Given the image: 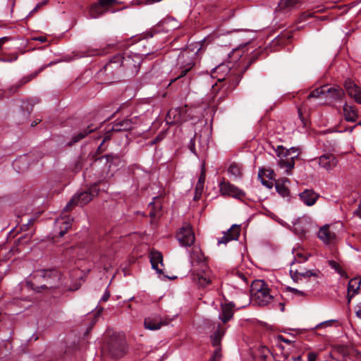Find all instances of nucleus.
<instances>
[{
	"instance_id": "60",
	"label": "nucleus",
	"mask_w": 361,
	"mask_h": 361,
	"mask_svg": "<svg viewBox=\"0 0 361 361\" xmlns=\"http://www.w3.org/2000/svg\"><path fill=\"white\" fill-rule=\"evenodd\" d=\"M312 16V14L310 12H305L301 15V18L302 20H307V18Z\"/></svg>"
},
{
	"instance_id": "28",
	"label": "nucleus",
	"mask_w": 361,
	"mask_h": 361,
	"mask_svg": "<svg viewBox=\"0 0 361 361\" xmlns=\"http://www.w3.org/2000/svg\"><path fill=\"white\" fill-rule=\"evenodd\" d=\"M95 129L96 128H93L92 126H89L86 128L80 130V131L74 133L72 135L71 140L69 141V145L78 142L87 137L89 134L94 132Z\"/></svg>"
},
{
	"instance_id": "26",
	"label": "nucleus",
	"mask_w": 361,
	"mask_h": 361,
	"mask_svg": "<svg viewBox=\"0 0 361 361\" xmlns=\"http://www.w3.org/2000/svg\"><path fill=\"white\" fill-rule=\"evenodd\" d=\"M361 285L360 278H354L350 280L348 286V302H351L352 298L358 293Z\"/></svg>"
},
{
	"instance_id": "54",
	"label": "nucleus",
	"mask_w": 361,
	"mask_h": 361,
	"mask_svg": "<svg viewBox=\"0 0 361 361\" xmlns=\"http://www.w3.org/2000/svg\"><path fill=\"white\" fill-rule=\"evenodd\" d=\"M329 264L331 266V267L335 269L336 271H338L341 269L340 265L334 260L329 261Z\"/></svg>"
},
{
	"instance_id": "9",
	"label": "nucleus",
	"mask_w": 361,
	"mask_h": 361,
	"mask_svg": "<svg viewBox=\"0 0 361 361\" xmlns=\"http://www.w3.org/2000/svg\"><path fill=\"white\" fill-rule=\"evenodd\" d=\"M120 159L118 156L107 154L96 159L94 163V166L95 167H100L104 166V169L102 172V178L103 179H107L113 176V173H111V166L113 165H117Z\"/></svg>"
},
{
	"instance_id": "17",
	"label": "nucleus",
	"mask_w": 361,
	"mask_h": 361,
	"mask_svg": "<svg viewBox=\"0 0 361 361\" xmlns=\"http://www.w3.org/2000/svg\"><path fill=\"white\" fill-rule=\"evenodd\" d=\"M139 124V119L137 117L124 119L120 121H116L113 125L111 130L115 132L128 131L133 129Z\"/></svg>"
},
{
	"instance_id": "11",
	"label": "nucleus",
	"mask_w": 361,
	"mask_h": 361,
	"mask_svg": "<svg viewBox=\"0 0 361 361\" xmlns=\"http://www.w3.org/2000/svg\"><path fill=\"white\" fill-rule=\"evenodd\" d=\"M99 189L97 185L92 187L89 190L83 191L74 195L69 201V206L77 205L82 207L90 202L93 197L97 195Z\"/></svg>"
},
{
	"instance_id": "43",
	"label": "nucleus",
	"mask_w": 361,
	"mask_h": 361,
	"mask_svg": "<svg viewBox=\"0 0 361 361\" xmlns=\"http://www.w3.org/2000/svg\"><path fill=\"white\" fill-rule=\"evenodd\" d=\"M276 189L279 194L283 197H288L289 195L288 188L286 186H285L283 183H276Z\"/></svg>"
},
{
	"instance_id": "56",
	"label": "nucleus",
	"mask_w": 361,
	"mask_h": 361,
	"mask_svg": "<svg viewBox=\"0 0 361 361\" xmlns=\"http://www.w3.org/2000/svg\"><path fill=\"white\" fill-rule=\"evenodd\" d=\"M196 136L197 135H195L194 138L190 140V149L194 154H196L195 147V140L196 138Z\"/></svg>"
},
{
	"instance_id": "8",
	"label": "nucleus",
	"mask_w": 361,
	"mask_h": 361,
	"mask_svg": "<svg viewBox=\"0 0 361 361\" xmlns=\"http://www.w3.org/2000/svg\"><path fill=\"white\" fill-rule=\"evenodd\" d=\"M121 55L123 71H126L130 76L136 75L140 71V67L142 61L141 56L137 54L127 56H126V54Z\"/></svg>"
},
{
	"instance_id": "6",
	"label": "nucleus",
	"mask_w": 361,
	"mask_h": 361,
	"mask_svg": "<svg viewBox=\"0 0 361 361\" xmlns=\"http://www.w3.org/2000/svg\"><path fill=\"white\" fill-rule=\"evenodd\" d=\"M122 55L117 54L112 57L109 61L99 71V75H106V80L118 79L122 69Z\"/></svg>"
},
{
	"instance_id": "34",
	"label": "nucleus",
	"mask_w": 361,
	"mask_h": 361,
	"mask_svg": "<svg viewBox=\"0 0 361 361\" xmlns=\"http://www.w3.org/2000/svg\"><path fill=\"white\" fill-rule=\"evenodd\" d=\"M231 282L238 286H243L248 284L247 278L246 275L240 271H235L231 274Z\"/></svg>"
},
{
	"instance_id": "37",
	"label": "nucleus",
	"mask_w": 361,
	"mask_h": 361,
	"mask_svg": "<svg viewBox=\"0 0 361 361\" xmlns=\"http://www.w3.org/2000/svg\"><path fill=\"white\" fill-rule=\"evenodd\" d=\"M225 330L220 325H218L216 331L211 336L212 345L214 347L220 346L222 337L224 335Z\"/></svg>"
},
{
	"instance_id": "57",
	"label": "nucleus",
	"mask_w": 361,
	"mask_h": 361,
	"mask_svg": "<svg viewBox=\"0 0 361 361\" xmlns=\"http://www.w3.org/2000/svg\"><path fill=\"white\" fill-rule=\"evenodd\" d=\"M11 39L8 37H3L0 38V50L2 49L3 45Z\"/></svg>"
},
{
	"instance_id": "1",
	"label": "nucleus",
	"mask_w": 361,
	"mask_h": 361,
	"mask_svg": "<svg viewBox=\"0 0 361 361\" xmlns=\"http://www.w3.org/2000/svg\"><path fill=\"white\" fill-rule=\"evenodd\" d=\"M197 63V52L190 49L180 51L177 57L178 72L177 76L171 80V83L184 76H188V80H190L192 78L191 72Z\"/></svg>"
},
{
	"instance_id": "59",
	"label": "nucleus",
	"mask_w": 361,
	"mask_h": 361,
	"mask_svg": "<svg viewBox=\"0 0 361 361\" xmlns=\"http://www.w3.org/2000/svg\"><path fill=\"white\" fill-rule=\"evenodd\" d=\"M82 169V163L81 161L79 160L76 162L75 164V168L73 169V171L77 172L78 171H80V169Z\"/></svg>"
},
{
	"instance_id": "20",
	"label": "nucleus",
	"mask_w": 361,
	"mask_h": 361,
	"mask_svg": "<svg viewBox=\"0 0 361 361\" xmlns=\"http://www.w3.org/2000/svg\"><path fill=\"white\" fill-rule=\"evenodd\" d=\"M240 226L233 224L226 232L224 233V235L218 239V245L227 244L232 240H237L240 236Z\"/></svg>"
},
{
	"instance_id": "36",
	"label": "nucleus",
	"mask_w": 361,
	"mask_h": 361,
	"mask_svg": "<svg viewBox=\"0 0 361 361\" xmlns=\"http://www.w3.org/2000/svg\"><path fill=\"white\" fill-rule=\"evenodd\" d=\"M301 0H281L278 7L280 10H291L300 5Z\"/></svg>"
},
{
	"instance_id": "16",
	"label": "nucleus",
	"mask_w": 361,
	"mask_h": 361,
	"mask_svg": "<svg viewBox=\"0 0 361 361\" xmlns=\"http://www.w3.org/2000/svg\"><path fill=\"white\" fill-rule=\"evenodd\" d=\"M166 122L171 125L182 123L186 121V110L184 109H171L166 118Z\"/></svg>"
},
{
	"instance_id": "62",
	"label": "nucleus",
	"mask_w": 361,
	"mask_h": 361,
	"mask_svg": "<svg viewBox=\"0 0 361 361\" xmlns=\"http://www.w3.org/2000/svg\"><path fill=\"white\" fill-rule=\"evenodd\" d=\"M354 214L361 218V202L359 204L358 208L354 212Z\"/></svg>"
},
{
	"instance_id": "55",
	"label": "nucleus",
	"mask_w": 361,
	"mask_h": 361,
	"mask_svg": "<svg viewBox=\"0 0 361 361\" xmlns=\"http://www.w3.org/2000/svg\"><path fill=\"white\" fill-rule=\"evenodd\" d=\"M110 295H111L110 292L106 289L105 290L104 295L101 298L100 301L106 302L109 300Z\"/></svg>"
},
{
	"instance_id": "18",
	"label": "nucleus",
	"mask_w": 361,
	"mask_h": 361,
	"mask_svg": "<svg viewBox=\"0 0 361 361\" xmlns=\"http://www.w3.org/2000/svg\"><path fill=\"white\" fill-rule=\"evenodd\" d=\"M68 232V218L64 216L59 217L56 219L54 226V242H58L59 238L63 237Z\"/></svg>"
},
{
	"instance_id": "61",
	"label": "nucleus",
	"mask_w": 361,
	"mask_h": 361,
	"mask_svg": "<svg viewBox=\"0 0 361 361\" xmlns=\"http://www.w3.org/2000/svg\"><path fill=\"white\" fill-rule=\"evenodd\" d=\"M334 320H329V321H326V322H324L321 324H319L317 327L319 326H331V323L334 322Z\"/></svg>"
},
{
	"instance_id": "47",
	"label": "nucleus",
	"mask_w": 361,
	"mask_h": 361,
	"mask_svg": "<svg viewBox=\"0 0 361 361\" xmlns=\"http://www.w3.org/2000/svg\"><path fill=\"white\" fill-rule=\"evenodd\" d=\"M114 131L109 130H108L106 133H105V135H104V137L102 140V142L100 144V145L98 147V151H100V152H103L104 150V149H103V144L107 141V140H109L111 139V133H114Z\"/></svg>"
},
{
	"instance_id": "51",
	"label": "nucleus",
	"mask_w": 361,
	"mask_h": 361,
	"mask_svg": "<svg viewBox=\"0 0 361 361\" xmlns=\"http://www.w3.org/2000/svg\"><path fill=\"white\" fill-rule=\"evenodd\" d=\"M264 171L263 176L265 175L267 177H268L269 179L272 180L275 176V173L273 170H264Z\"/></svg>"
},
{
	"instance_id": "21",
	"label": "nucleus",
	"mask_w": 361,
	"mask_h": 361,
	"mask_svg": "<svg viewBox=\"0 0 361 361\" xmlns=\"http://www.w3.org/2000/svg\"><path fill=\"white\" fill-rule=\"evenodd\" d=\"M116 1V0H98V4H94L90 7V16L93 18L100 16L104 12V8L114 4Z\"/></svg>"
},
{
	"instance_id": "7",
	"label": "nucleus",
	"mask_w": 361,
	"mask_h": 361,
	"mask_svg": "<svg viewBox=\"0 0 361 361\" xmlns=\"http://www.w3.org/2000/svg\"><path fill=\"white\" fill-rule=\"evenodd\" d=\"M32 278L35 282L37 283H39L41 279H44L47 281L46 284H42L39 286H36L35 282L30 283L32 288L37 292H39L41 289L48 288V287H54L55 285L51 281V280L58 279L59 277L56 270H38L34 273Z\"/></svg>"
},
{
	"instance_id": "46",
	"label": "nucleus",
	"mask_w": 361,
	"mask_h": 361,
	"mask_svg": "<svg viewBox=\"0 0 361 361\" xmlns=\"http://www.w3.org/2000/svg\"><path fill=\"white\" fill-rule=\"evenodd\" d=\"M221 349L220 346L216 347V350H214L212 356L209 359V361H219L221 358Z\"/></svg>"
},
{
	"instance_id": "31",
	"label": "nucleus",
	"mask_w": 361,
	"mask_h": 361,
	"mask_svg": "<svg viewBox=\"0 0 361 361\" xmlns=\"http://www.w3.org/2000/svg\"><path fill=\"white\" fill-rule=\"evenodd\" d=\"M344 87L348 94L354 99L361 94V88L350 79L345 81Z\"/></svg>"
},
{
	"instance_id": "30",
	"label": "nucleus",
	"mask_w": 361,
	"mask_h": 361,
	"mask_svg": "<svg viewBox=\"0 0 361 361\" xmlns=\"http://www.w3.org/2000/svg\"><path fill=\"white\" fill-rule=\"evenodd\" d=\"M344 87L348 94L354 99L361 94V88L350 79L345 81Z\"/></svg>"
},
{
	"instance_id": "52",
	"label": "nucleus",
	"mask_w": 361,
	"mask_h": 361,
	"mask_svg": "<svg viewBox=\"0 0 361 361\" xmlns=\"http://www.w3.org/2000/svg\"><path fill=\"white\" fill-rule=\"evenodd\" d=\"M296 257L299 263L304 262L308 259V257L305 256L302 253L299 252L296 254Z\"/></svg>"
},
{
	"instance_id": "19",
	"label": "nucleus",
	"mask_w": 361,
	"mask_h": 361,
	"mask_svg": "<svg viewBox=\"0 0 361 361\" xmlns=\"http://www.w3.org/2000/svg\"><path fill=\"white\" fill-rule=\"evenodd\" d=\"M293 264L294 262L291 264L290 274L291 278L295 281H298L299 280L301 281L302 279H307L309 277H314L317 279L320 274V271L318 269H312L306 271H302L301 269H294L293 267Z\"/></svg>"
},
{
	"instance_id": "2",
	"label": "nucleus",
	"mask_w": 361,
	"mask_h": 361,
	"mask_svg": "<svg viewBox=\"0 0 361 361\" xmlns=\"http://www.w3.org/2000/svg\"><path fill=\"white\" fill-rule=\"evenodd\" d=\"M126 341L123 336L113 334L106 340L103 346L104 353L111 359L117 360L126 353Z\"/></svg>"
},
{
	"instance_id": "4",
	"label": "nucleus",
	"mask_w": 361,
	"mask_h": 361,
	"mask_svg": "<svg viewBox=\"0 0 361 361\" xmlns=\"http://www.w3.org/2000/svg\"><path fill=\"white\" fill-rule=\"evenodd\" d=\"M276 153L279 158V166L281 169H284L286 174L290 175L291 170L295 166V159H298L299 155L298 149L296 147L286 149L283 146H278Z\"/></svg>"
},
{
	"instance_id": "22",
	"label": "nucleus",
	"mask_w": 361,
	"mask_h": 361,
	"mask_svg": "<svg viewBox=\"0 0 361 361\" xmlns=\"http://www.w3.org/2000/svg\"><path fill=\"white\" fill-rule=\"evenodd\" d=\"M318 163L325 170L331 171L336 166L338 160L334 154H325L319 157Z\"/></svg>"
},
{
	"instance_id": "50",
	"label": "nucleus",
	"mask_w": 361,
	"mask_h": 361,
	"mask_svg": "<svg viewBox=\"0 0 361 361\" xmlns=\"http://www.w3.org/2000/svg\"><path fill=\"white\" fill-rule=\"evenodd\" d=\"M287 290L289 292H291V293H294L295 295H300V296L305 295V293L303 291L295 289L294 288L288 287Z\"/></svg>"
},
{
	"instance_id": "42",
	"label": "nucleus",
	"mask_w": 361,
	"mask_h": 361,
	"mask_svg": "<svg viewBox=\"0 0 361 361\" xmlns=\"http://www.w3.org/2000/svg\"><path fill=\"white\" fill-rule=\"evenodd\" d=\"M71 353L73 356L82 357V352L79 343L77 344L73 343L71 348L69 347V354Z\"/></svg>"
},
{
	"instance_id": "49",
	"label": "nucleus",
	"mask_w": 361,
	"mask_h": 361,
	"mask_svg": "<svg viewBox=\"0 0 361 361\" xmlns=\"http://www.w3.org/2000/svg\"><path fill=\"white\" fill-rule=\"evenodd\" d=\"M18 55L17 53H14L12 54V58L11 59H6V58H2V57H0V61H2V62H13V61H15L18 59Z\"/></svg>"
},
{
	"instance_id": "10",
	"label": "nucleus",
	"mask_w": 361,
	"mask_h": 361,
	"mask_svg": "<svg viewBox=\"0 0 361 361\" xmlns=\"http://www.w3.org/2000/svg\"><path fill=\"white\" fill-rule=\"evenodd\" d=\"M318 238L325 245H334L337 241L336 226L334 224H325L322 226L318 233Z\"/></svg>"
},
{
	"instance_id": "38",
	"label": "nucleus",
	"mask_w": 361,
	"mask_h": 361,
	"mask_svg": "<svg viewBox=\"0 0 361 361\" xmlns=\"http://www.w3.org/2000/svg\"><path fill=\"white\" fill-rule=\"evenodd\" d=\"M161 23L167 31L176 30L179 27L178 23L174 18L171 17L166 18L161 22Z\"/></svg>"
},
{
	"instance_id": "24",
	"label": "nucleus",
	"mask_w": 361,
	"mask_h": 361,
	"mask_svg": "<svg viewBox=\"0 0 361 361\" xmlns=\"http://www.w3.org/2000/svg\"><path fill=\"white\" fill-rule=\"evenodd\" d=\"M301 201L307 206L314 205L319 198V195L313 190L306 189L299 195Z\"/></svg>"
},
{
	"instance_id": "25",
	"label": "nucleus",
	"mask_w": 361,
	"mask_h": 361,
	"mask_svg": "<svg viewBox=\"0 0 361 361\" xmlns=\"http://www.w3.org/2000/svg\"><path fill=\"white\" fill-rule=\"evenodd\" d=\"M150 262L154 269L159 274L163 273V256L160 252L152 250L150 252Z\"/></svg>"
},
{
	"instance_id": "14",
	"label": "nucleus",
	"mask_w": 361,
	"mask_h": 361,
	"mask_svg": "<svg viewBox=\"0 0 361 361\" xmlns=\"http://www.w3.org/2000/svg\"><path fill=\"white\" fill-rule=\"evenodd\" d=\"M193 282L199 287L204 288L212 283L214 277L207 267L201 271H194L192 274Z\"/></svg>"
},
{
	"instance_id": "12",
	"label": "nucleus",
	"mask_w": 361,
	"mask_h": 361,
	"mask_svg": "<svg viewBox=\"0 0 361 361\" xmlns=\"http://www.w3.org/2000/svg\"><path fill=\"white\" fill-rule=\"evenodd\" d=\"M177 240L182 246L190 247L195 243V237L189 224H184L176 235Z\"/></svg>"
},
{
	"instance_id": "29",
	"label": "nucleus",
	"mask_w": 361,
	"mask_h": 361,
	"mask_svg": "<svg viewBox=\"0 0 361 361\" xmlns=\"http://www.w3.org/2000/svg\"><path fill=\"white\" fill-rule=\"evenodd\" d=\"M344 87L348 94L354 99L361 94V88L350 79L345 81Z\"/></svg>"
},
{
	"instance_id": "15",
	"label": "nucleus",
	"mask_w": 361,
	"mask_h": 361,
	"mask_svg": "<svg viewBox=\"0 0 361 361\" xmlns=\"http://www.w3.org/2000/svg\"><path fill=\"white\" fill-rule=\"evenodd\" d=\"M169 320L162 317L158 314H152L147 317L144 321V326L145 329L155 331L161 329L163 326L169 324Z\"/></svg>"
},
{
	"instance_id": "64",
	"label": "nucleus",
	"mask_w": 361,
	"mask_h": 361,
	"mask_svg": "<svg viewBox=\"0 0 361 361\" xmlns=\"http://www.w3.org/2000/svg\"><path fill=\"white\" fill-rule=\"evenodd\" d=\"M288 361H301V357H293L290 359L288 360Z\"/></svg>"
},
{
	"instance_id": "3",
	"label": "nucleus",
	"mask_w": 361,
	"mask_h": 361,
	"mask_svg": "<svg viewBox=\"0 0 361 361\" xmlns=\"http://www.w3.org/2000/svg\"><path fill=\"white\" fill-rule=\"evenodd\" d=\"M251 300L258 306H266L273 299L267 284L262 280H255L251 284Z\"/></svg>"
},
{
	"instance_id": "13",
	"label": "nucleus",
	"mask_w": 361,
	"mask_h": 361,
	"mask_svg": "<svg viewBox=\"0 0 361 361\" xmlns=\"http://www.w3.org/2000/svg\"><path fill=\"white\" fill-rule=\"evenodd\" d=\"M219 190L223 196L232 197L238 200H241L245 196V192L231 184L228 181H222L219 184Z\"/></svg>"
},
{
	"instance_id": "32",
	"label": "nucleus",
	"mask_w": 361,
	"mask_h": 361,
	"mask_svg": "<svg viewBox=\"0 0 361 361\" xmlns=\"http://www.w3.org/2000/svg\"><path fill=\"white\" fill-rule=\"evenodd\" d=\"M29 166V158L27 156H21L13 162V167L18 173H23Z\"/></svg>"
},
{
	"instance_id": "27",
	"label": "nucleus",
	"mask_w": 361,
	"mask_h": 361,
	"mask_svg": "<svg viewBox=\"0 0 361 361\" xmlns=\"http://www.w3.org/2000/svg\"><path fill=\"white\" fill-rule=\"evenodd\" d=\"M234 305L232 303L222 304L221 306V313L219 314V319L226 323L229 321L233 316V308Z\"/></svg>"
},
{
	"instance_id": "41",
	"label": "nucleus",
	"mask_w": 361,
	"mask_h": 361,
	"mask_svg": "<svg viewBox=\"0 0 361 361\" xmlns=\"http://www.w3.org/2000/svg\"><path fill=\"white\" fill-rule=\"evenodd\" d=\"M326 85L314 89L309 94V95L307 96V99H310L311 98H317L320 95H322V94L325 95L326 94Z\"/></svg>"
},
{
	"instance_id": "63",
	"label": "nucleus",
	"mask_w": 361,
	"mask_h": 361,
	"mask_svg": "<svg viewBox=\"0 0 361 361\" xmlns=\"http://www.w3.org/2000/svg\"><path fill=\"white\" fill-rule=\"evenodd\" d=\"M342 277L348 278V274L346 272L343 270L341 268L337 271Z\"/></svg>"
},
{
	"instance_id": "53",
	"label": "nucleus",
	"mask_w": 361,
	"mask_h": 361,
	"mask_svg": "<svg viewBox=\"0 0 361 361\" xmlns=\"http://www.w3.org/2000/svg\"><path fill=\"white\" fill-rule=\"evenodd\" d=\"M82 280V277L80 278V281L73 283L71 287H69V290H77L80 288L81 286L80 281Z\"/></svg>"
},
{
	"instance_id": "35",
	"label": "nucleus",
	"mask_w": 361,
	"mask_h": 361,
	"mask_svg": "<svg viewBox=\"0 0 361 361\" xmlns=\"http://www.w3.org/2000/svg\"><path fill=\"white\" fill-rule=\"evenodd\" d=\"M343 114L347 121L355 122L358 118L357 110L352 106L345 104L343 106Z\"/></svg>"
},
{
	"instance_id": "33",
	"label": "nucleus",
	"mask_w": 361,
	"mask_h": 361,
	"mask_svg": "<svg viewBox=\"0 0 361 361\" xmlns=\"http://www.w3.org/2000/svg\"><path fill=\"white\" fill-rule=\"evenodd\" d=\"M325 95L334 100H339L344 96V92L343 89L338 86L329 87L326 85Z\"/></svg>"
},
{
	"instance_id": "44",
	"label": "nucleus",
	"mask_w": 361,
	"mask_h": 361,
	"mask_svg": "<svg viewBox=\"0 0 361 361\" xmlns=\"http://www.w3.org/2000/svg\"><path fill=\"white\" fill-rule=\"evenodd\" d=\"M204 181H205V173H204V171H202L199 177L198 181H197L196 187H195V190H196L197 192L198 191H200V193L202 192L203 187H204Z\"/></svg>"
},
{
	"instance_id": "45",
	"label": "nucleus",
	"mask_w": 361,
	"mask_h": 361,
	"mask_svg": "<svg viewBox=\"0 0 361 361\" xmlns=\"http://www.w3.org/2000/svg\"><path fill=\"white\" fill-rule=\"evenodd\" d=\"M264 171L262 169H259V173H258V178L261 180V183L262 185L266 186L267 188H272L274 183L271 180H265L262 176H263Z\"/></svg>"
},
{
	"instance_id": "39",
	"label": "nucleus",
	"mask_w": 361,
	"mask_h": 361,
	"mask_svg": "<svg viewBox=\"0 0 361 361\" xmlns=\"http://www.w3.org/2000/svg\"><path fill=\"white\" fill-rule=\"evenodd\" d=\"M228 172L235 178H241L242 176V167L236 163H232L228 169Z\"/></svg>"
},
{
	"instance_id": "40",
	"label": "nucleus",
	"mask_w": 361,
	"mask_h": 361,
	"mask_svg": "<svg viewBox=\"0 0 361 361\" xmlns=\"http://www.w3.org/2000/svg\"><path fill=\"white\" fill-rule=\"evenodd\" d=\"M348 350L347 348L343 345L337 346L334 348L331 352L332 357H336L337 355L341 357V358H344V357L347 355Z\"/></svg>"
},
{
	"instance_id": "5",
	"label": "nucleus",
	"mask_w": 361,
	"mask_h": 361,
	"mask_svg": "<svg viewBox=\"0 0 361 361\" xmlns=\"http://www.w3.org/2000/svg\"><path fill=\"white\" fill-rule=\"evenodd\" d=\"M214 73L223 75V77L220 76L218 78V81L222 82L226 80L228 84L227 88L231 91L236 87L241 79L240 74L237 73L235 70L232 69L229 64L221 63L219 65L214 68Z\"/></svg>"
},
{
	"instance_id": "58",
	"label": "nucleus",
	"mask_w": 361,
	"mask_h": 361,
	"mask_svg": "<svg viewBox=\"0 0 361 361\" xmlns=\"http://www.w3.org/2000/svg\"><path fill=\"white\" fill-rule=\"evenodd\" d=\"M317 355L314 353H309L307 355L308 361H316Z\"/></svg>"
},
{
	"instance_id": "23",
	"label": "nucleus",
	"mask_w": 361,
	"mask_h": 361,
	"mask_svg": "<svg viewBox=\"0 0 361 361\" xmlns=\"http://www.w3.org/2000/svg\"><path fill=\"white\" fill-rule=\"evenodd\" d=\"M44 66H42L39 70L30 73L27 75L23 76L20 80H19L14 85L10 87L9 92L12 94L16 92L17 90L22 87L23 85H25L26 83L31 81L32 79L36 78L38 74L42 72L44 69Z\"/></svg>"
},
{
	"instance_id": "48",
	"label": "nucleus",
	"mask_w": 361,
	"mask_h": 361,
	"mask_svg": "<svg viewBox=\"0 0 361 361\" xmlns=\"http://www.w3.org/2000/svg\"><path fill=\"white\" fill-rule=\"evenodd\" d=\"M107 51H106V49H96V50H94L92 51V53H89L87 56H99V55H104L105 54H106Z\"/></svg>"
}]
</instances>
